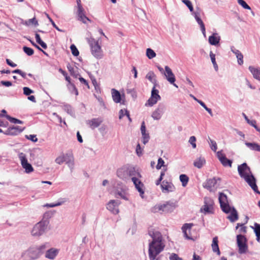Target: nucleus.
Returning a JSON list of instances; mask_svg holds the SVG:
<instances>
[{"label": "nucleus", "mask_w": 260, "mask_h": 260, "mask_svg": "<svg viewBox=\"0 0 260 260\" xmlns=\"http://www.w3.org/2000/svg\"><path fill=\"white\" fill-rule=\"evenodd\" d=\"M148 234L152 238V241L149 244V257L150 260H154L164 250L165 245L162 242V235L158 231L151 228L148 230Z\"/></svg>", "instance_id": "obj_1"}, {"label": "nucleus", "mask_w": 260, "mask_h": 260, "mask_svg": "<svg viewBox=\"0 0 260 260\" xmlns=\"http://www.w3.org/2000/svg\"><path fill=\"white\" fill-rule=\"evenodd\" d=\"M50 244L45 242L39 245H32L23 251L21 257L23 260H36L39 259L46 251L50 247Z\"/></svg>", "instance_id": "obj_2"}, {"label": "nucleus", "mask_w": 260, "mask_h": 260, "mask_svg": "<svg viewBox=\"0 0 260 260\" xmlns=\"http://www.w3.org/2000/svg\"><path fill=\"white\" fill-rule=\"evenodd\" d=\"M238 171L240 176L244 179L253 190L255 192L260 194V192L256 184V179L252 174L250 168L248 166L246 162H244L239 165L238 167Z\"/></svg>", "instance_id": "obj_3"}, {"label": "nucleus", "mask_w": 260, "mask_h": 260, "mask_svg": "<svg viewBox=\"0 0 260 260\" xmlns=\"http://www.w3.org/2000/svg\"><path fill=\"white\" fill-rule=\"evenodd\" d=\"M117 176L120 179L127 182L132 179L134 176H140V173L138 170L132 166H124L117 169Z\"/></svg>", "instance_id": "obj_4"}, {"label": "nucleus", "mask_w": 260, "mask_h": 260, "mask_svg": "<svg viewBox=\"0 0 260 260\" xmlns=\"http://www.w3.org/2000/svg\"><path fill=\"white\" fill-rule=\"evenodd\" d=\"M49 214L47 212L45 213L42 220L35 225L31 230L32 236H40L45 233L49 223Z\"/></svg>", "instance_id": "obj_5"}, {"label": "nucleus", "mask_w": 260, "mask_h": 260, "mask_svg": "<svg viewBox=\"0 0 260 260\" xmlns=\"http://www.w3.org/2000/svg\"><path fill=\"white\" fill-rule=\"evenodd\" d=\"M237 242L239 248V253L240 254L246 253L248 250V246L246 243L247 239L246 237L241 234L238 235L237 236Z\"/></svg>", "instance_id": "obj_6"}, {"label": "nucleus", "mask_w": 260, "mask_h": 260, "mask_svg": "<svg viewBox=\"0 0 260 260\" xmlns=\"http://www.w3.org/2000/svg\"><path fill=\"white\" fill-rule=\"evenodd\" d=\"M155 85V84H154L151 90V96L145 103L146 106L152 107L161 100V96L159 95V91L156 89Z\"/></svg>", "instance_id": "obj_7"}, {"label": "nucleus", "mask_w": 260, "mask_h": 260, "mask_svg": "<svg viewBox=\"0 0 260 260\" xmlns=\"http://www.w3.org/2000/svg\"><path fill=\"white\" fill-rule=\"evenodd\" d=\"M218 199L221 210L228 214L231 209V206L229 205L226 195L224 193L220 192Z\"/></svg>", "instance_id": "obj_8"}, {"label": "nucleus", "mask_w": 260, "mask_h": 260, "mask_svg": "<svg viewBox=\"0 0 260 260\" xmlns=\"http://www.w3.org/2000/svg\"><path fill=\"white\" fill-rule=\"evenodd\" d=\"M166 110V106L163 103H160L157 108L152 113L151 117L154 120L160 119Z\"/></svg>", "instance_id": "obj_9"}, {"label": "nucleus", "mask_w": 260, "mask_h": 260, "mask_svg": "<svg viewBox=\"0 0 260 260\" xmlns=\"http://www.w3.org/2000/svg\"><path fill=\"white\" fill-rule=\"evenodd\" d=\"M19 158L21 161L22 167L25 169L26 173H30L34 171V169L31 165L28 162L26 155L23 152L18 154Z\"/></svg>", "instance_id": "obj_10"}, {"label": "nucleus", "mask_w": 260, "mask_h": 260, "mask_svg": "<svg viewBox=\"0 0 260 260\" xmlns=\"http://www.w3.org/2000/svg\"><path fill=\"white\" fill-rule=\"evenodd\" d=\"M176 207V202L168 201L165 204L159 205L158 209L159 210H161L165 213H171L174 210Z\"/></svg>", "instance_id": "obj_11"}, {"label": "nucleus", "mask_w": 260, "mask_h": 260, "mask_svg": "<svg viewBox=\"0 0 260 260\" xmlns=\"http://www.w3.org/2000/svg\"><path fill=\"white\" fill-rule=\"evenodd\" d=\"M91 53L96 58L100 59L103 57V53L101 47L98 42H94L93 44H90Z\"/></svg>", "instance_id": "obj_12"}, {"label": "nucleus", "mask_w": 260, "mask_h": 260, "mask_svg": "<svg viewBox=\"0 0 260 260\" xmlns=\"http://www.w3.org/2000/svg\"><path fill=\"white\" fill-rule=\"evenodd\" d=\"M120 203V201L118 200H110L107 205V209L113 214H118L119 213L118 206Z\"/></svg>", "instance_id": "obj_13"}, {"label": "nucleus", "mask_w": 260, "mask_h": 260, "mask_svg": "<svg viewBox=\"0 0 260 260\" xmlns=\"http://www.w3.org/2000/svg\"><path fill=\"white\" fill-rule=\"evenodd\" d=\"M217 181H220L219 178H213L206 180L203 184L204 188L210 191H212L217 187Z\"/></svg>", "instance_id": "obj_14"}, {"label": "nucleus", "mask_w": 260, "mask_h": 260, "mask_svg": "<svg viewBox=\"0 0 260 260\" xmlns=\"http://www.w3.org/2000/svg\"><path fill=\"white\" fill-rule=\"evenodd\" d=\"M142 176L140 174V176H134L132 178V181L133 182L137 190L140 193V196L143 198V194L144 193V191L143 189L144 184L139 179V178H141Z\"/></svg>", "instance_id": "obj_15"}, {"label": "nucleus", "mask_w": 260, "mask_h": 260, "mask_svg": "<svg viewBox=\"0 0 260 260\" xmlns=\"http://www.w3.org/2000/svg\"><path fill=\"white\" fill-rule=\"evenodd\" d=\"M64 162L70 169L71 173L74 170L75 162L74 157L72 152H68L64 154Z\"/></svg>", "instance_id": "obj_16"}, {"label": "nucleus", "mask_w": 260, "mask_h": 260, "mask_svg": "<svg viewBox=\"0 0 260 260\" xmlns=\"http://www.w3.org/2000/svg\"><path fill=\"white\" fill-rule=\"evenodd\" d=\"M85 13L86 12L84 8L77 9L76 13L77 20L81 21L84 24H87V21L91 22V20L85 15Z\"/></svg>", "instance_id": "obj_17"}, {"label": "nucleus", "mask_w": 260, "mask_h": 260, "mask_svg": "<svg viewBox=\"0 0 260 260\" xmlns=\"http://www.w3.org/2000/svg\"><path fill=\"white\" fill-rule=\"evenodd\" d=\"M165 72L164 75H165L167 80L171 83L174 86L177 87V86L175 84L176 80L175 77L171 69L168 67L166 66L165 67Z\"/></svg>", "instance_id": "obj_18"}, {"label": "nucleus", "mask_w": 260, "mask_h": 260, "mask_svg": "<svg viewBox=\"0 0 260 260\" xmlns=\"http://www.w3.org/2000/svg\"><path fill=\"white\" fill-rule=\"evenodd\" d=\"M59 253V249L55 248H48L45 251V256L49 259H54Z\"/></svg>", "instance_id": "obj_19"}, {"label": "nucleus", "mask_w": 260, "mask_h": 260, "mask_svg": "<svg viewBox=\"0 0 260 260\" xmlns=\"http://www.w3.org/2000/svg\"><path fill=\"white\" fill-rule=\"evenodd\" d=\"M162 191L164 192H172L175 190V187L174 185L168 181H163L161 184Z\"/></svg>", "instance_id": "obj_20"}, {"label": "nucleus", "mask_w": 260, "mask_h": 260, "mask_svg": "<svg viewBox=\"0 0 260 260\" xmlns=\"http://www.w3.org/2000/svg\"><path fill=\"white\" fill-rule=\"evenodd\" d=\"M230 214L227 217L231 222H234L238 219V214L236 209L233 207H231V209L228 213Z\"/></svg>", "instance_id": "obj_21"}, {"label": "nucleus", "mask_w": 260, "mask_h": 260, "mask_svg": "<svg viewBox=\"0 0 260 260\" xmlns=\"http://www.w3.org/2000/svg\"><path fill=\"white\" fill-rule=\"evenodd\" d=\"M102 122L103 120L100 118H93L90 120L87 121V124L93 129L99 126Z\"/></svg>", "instance_id": "obj_22"}, {"label": "nucleus", "mask_w": 260, "mask_h": 260, "mask_svg": "<svg viewBox=\"0 0 260 260\" xmlns=\"http://www.w3.org/2000/svg\"><path fill=\"white\" fill-rule=\"evenodd\" d=\"M220 40V37L217 33H213L211 36L209 37V43L212 45L216 46L217 45Z\"/></svg>", "instance_id": "obj_23"}, {"label": "nucleus", "mask_w": 260, "mask_h": 260, "mask_svg": "<svg viewBox=\"0 0 260 260\" xmlns=\"http://www.w3.org/2000/svg\"><path fill=\"white\" fill-rule=\"evenodd\" d=\"M193 225V223H185L182 227V230L184 236L186 239H191V238L188 235L187 231H190Z\"/></svg>", "instance_id": "obj_24"}, {"label": "nucleus", "mask_w": 260, "mask_h": 260, "mask_svg": "<svg viewBox=\"0 0 260 260\" xmlns=\"http://www.w3.org/2000/svg\"><path fill=\"white\" fill-rule=\"evenodd\" d=\"M248 69L252 74L253 78L260 81V68H255L252 66H249Z\"/></svg>", "instance_id": "obj_25"}, {"label": "nucleus", "mask_w": 260, "mask_h": 260, "mask_svg": "<svg viewBox=\"0 0 260 260\" xmlns=\"http://www.w3.org/2000/svg\"><path fill=\"white\" fill-rule=\"evenodd\" d=\"M115 196L116 198H120L125 201L128 200V194L123 189L117 190L115 192Z\"/></svg>", "instance_id": "obj_26"}, {"label": "nucleus", "mask_w": 260, "mask_h": 260, "mask_svg": "<svg viewBox=\"0 0 260 260\" xmlns=\"http://www.w3.org/2000/svg\"><path fill=\"white\" fill-rule=\"evenodd\" d=\"M213 202L212 201L210 203H208L207 201H205V205L203 208H201V210H203L205 213H213Z\"/></svg>", "instance_id": "obj_27"}, {"label": "nucleus", "mask_w": 260, "mask_h": 260, "mask_svg": "<svg viewBox=\"0 0 260 260\" xmlns=\"http://www.w3.org/2000/svg\"><path fill=\"white\" fill-rule=\"evenodd\" d=\"M218 243V241L217 237H214L213 238L211 246L213 251L214 252L216 253L217 255H219L220 254V252L219 250Z\"/></svg>", "instance_id": "obj_28"}, {"label": "nucleus", "mask_w": 260, "mask_h": 260, "mask_svg": "<svg viewBox=\"0 0 260 260\" xmlns=\"http://www.w3.org/2000/svg\"><path fill=\"white\" fill-rule=\"evenodd\" d=\"M112 98L114 102L118 103L121 102V98L120 92L115 89L113 88L111 90Z\"/></svg>", "instance_id": "obj_29"}, {"label": "nucleus", "mask_w": 260, "mask_h": 260, "mask_svg": "<svg viewBox=\"0 0 260 260\" xmlns=\"http://www.w3.org/2000/svg\"><path fill=\"white\" fill-rule=\"evenodd\" d=\"M245 144L250 150L260 152V145L257 143L245 142Z\"/></svg>", "instance_id": "obj_30"}, {"label": "nucleus", "mask_w": 260, "mask_h": 260, "mask_svg": "<svg viewBox=\"0 0 260 260\" xmlns=\"http://www.w3.org/2000/svg\"><path fill=\"white\" fill-rule=\"evenodd\" d=\"M67 201V199L66 198H61L59 200V201L56 203H50V204H46L44 205L45 207L53 208L57 206H60L64 204L65 202Z\"/></svg>", "instance_id": "obj_31"}, {"label": "nucleus", "mask_w": 260, "mask_h": 260, "mask_svg": "<svg viewBox=\"0 0 260 260\" xmlns=\"http://www.w3.org/2000/svg\"><path fill=\"white\" fill-rule=\"evenodd\" d=\"M254 227L251 226L254 230V232L256 237V240L260 242V224L256 222L254 223Z\"/></svg>", "instance_id": "obj_32"}, {"label": "nucleus", "mask_w": 260, "mask_h": 260, "mask_svg": "<svg viewBox=\"0 0 260 260\" xmlns=\"http://www.w3.org/2000/svg\"><path fill=\"white\" fill-rule=\"evenodd\" d=\"M206 160L204 158L200 157L193 162V165L199 168H201L205 164Z\"/></svg>", "instance_id": "obj_33"}, {"label": "nucleus", "mask_w": 260, "mask_h": 260, "mask_svg": "<svg viewBox=\"0 0 260 260\" xmlns=\"http://www.w3.org/2000/svg\"><path fill=\"white\" fill-rule=\"evenodd\" d=\"M219 160L224 167H232V160L228 159L226 156L219 158Z\"/></svg>", "instance_id": "obj_34"}, {"label": "nucleus", "mask_w": 260, "mask_h": 260, "mask_svg": "<svg viewBox=\"0 0 260 260\" xmlns=\"http://www.w3.org/2000/svg\"><path fill=\"white\" fill-rule=\"evenodd\" d=\"M1 117L5 116L8 120H9L11 122L13 123H18V124H22L23 123V121H21L18 119H16L15 118L12 117L8 115H4L2 114H0Z\"/></svg>", "instance_id": "obj_35"}, {"label": "nucleus", "mask_w": 260, "mask_h": 260, "mask_svg": "<svg viewBox=\"0 0 260 260\" xmlns=\"http://www.w3.org/2000/svg\"><path fill=\"white\" fill-rule=\"evenodd\" d=\"M179 179L182 183V185L183 187H185L188 183L189 178L185 174H181L179 176Z\"/></svg>", "instance_id": "obj_36"}, {"label": "nucleus", "mask_w": 260, "mask_h": 260, "mask_svg": "<svg viewBox=\"0 0 260 260\" xmlns=\"http://www.w3.org/2000/svg\"><path fill=\"white\" fill-rule=\"evenodd\" d=\"M208 142L212 150H213L214 152H216V150L217 149L216 142L215 141L211 139L209 137H208Z\"/></svg>", "instance_id": "obj_37"}, {"label": "nucleus", "mask_w": 260, "mask_h": 260, "mask_svg": "<svg viewBox=\"0 0 260 260\" xmlns=\"http://www.w3.org/2000/svg\"><path fill=\"white\" fill-rule=\"evenodd\" d=\"M146 56L149 59H151L156 56V53L152 49L147 48L146 49Z\"/></svg>", "instance_id": "obj_38"}, {"label": "nucleus", "mask_w": 260, "mask_h": 260, "mask_svg": "<svg viewBox=\"0 0 260 260\" xmlns=\"http://www.w3.org/2000/svg\"><path fill=\"white\" fill-rule=\"evenodd\" d=\"M68 87L71 93H74L76 95H78V91L75 85L73 83H70L68 85Z\"/></svg>", "instance_id": "obj_39"}, {"label": "nucleus", "mask_w": 260, "mask_h": 260, "mask_svg": "<svg viewBox=\"0 0 260 260\" xmlns=\"http://www.w3.org/2000/svg\"><path fill=\"white\" fill-rule=\"evenodd\" d=\"M244 224L245 223H238L236 226V229L237 230L239 227H240L239 232L240 233H246L247 232V230L246 227L244 226Z\"/></svg>", "instance_id": "obj_40"}, {"label": "nucleus", "mask_w": 260, "mask_h": 260, "mask_svg": "<svg viewBox=\"0 0 260 260\" xmlns=\"http://www.w3.org/2000/svg\"><path fill=\"white\" fill-rule=\"evenodd\" d=\"M155 77V75L154 73L152 71L149 72L146 76V78L147 79H148L150 82H151L153 83H154L156 82V80L155 79H153V78Z\"/></svg>", "instance_id": "obj_41"}, {"label": "nucleus", "mask_w": 260, "mask_h": 260, "mask_svg": "<svg viewBox=\"0 0 260 260\" xmlns=\"http://www.w3.org/2000/svg\"><path fill=\"white\" fill-rule=\"evenodd\" d=\"M23 50L25 53L28 56H31L34 53V50L32 48L27 46H24L23 47Z\"/></svg>", "instance_id": "obj_42"}, {"label": "nucleus", "mask_w": 260, "mask_h": 260, "mask_svg": "<svg viewBox=\"0 0 260 260\" xmlns=\"http://www.w3.org/2000/svg\"><path fill=\"white\" fill-rule=\"evenodd\" d=\"M150 136L148 133H146L142 134V141L144 145L148 142Z\"/></svg>", "instance_id": "obj_43"}, {"label": "nucleus", "mask_w": 260, "mask_h": 260, "mask_svg": "<svg viewBox=\"0 0 260 260\" xmlns=\"http://www.w3.org/2000/svg\"><path fill=\"white\" fill-rule=\"evenodd\" d=\"M70 49L72 54L75 56H78L79 54V52L74 44H72L70 46Z\"/></svg>", "instance_id": "obj_44"}, {"label": "nucleus", "mask_w": 260, "mask_h": 260, "mask_svg": "<svg viewBox=\"0 0 260 260\" xmlns=\"http://www.w3.org/2000/svg\"><path fill=\"white\" fill-rule=\"evenodd\" d=\"M63 109L66 111L68 114H72L73 113L72 108L70 105L66 104L62 106Z\"/></svg>", "instance_id": "obj_45"}, {"label": "nucleus", "mask_w": 260, "mask_h": 260, "mask_svg": "<svg viewBox=\"0 0 260 260\" xmlns=\"http://www.w3.org/2000/svg\"><path fill=\"white\" fill-rule=\"evenodd\" d=\"M182 2L187 7L190 12H193V7L189 0H182Z\"/></svg>", "instance_id": "obj_46"}, {"label": "nucleus", "mask_w": 260, "mask_h": 260, "mask_svg": "<svg viewBox=\"0 0 260 260\" xmlns=\"http://www.w3.org/2000/svg\"><path fill=\"white\" fill-rule=\"evenodd\" d=\"M55 162L58 165L62 164L64 162V154H62L56 157L55 159Z\"/></svg>", "instance_id": "obj_47"}, {"label": "nucleus", "mask_w": 260, "mask_h": 260, "mask_svg": "<svg viewBox=\"0 0 260 260\" xmlns=\"http://www.w3.org/2000/svg\"><path fill=\"white\" fill-rule=\"evenodd\" d=\"M25 24L27 25H29L30 24H34L35 25H38V21L36 20L35 17H34L32 19H29L28 21H25Z\"/></svg>", "instance_id": "obj_48"}, {"label": "nucleus", "mask_w": 260, "mask_h": 260, "mask_svg": "<svg viewBox=\"0 0 260 260\" xmlns=\"http://www.w3.org/2000/svg\"><path fill=\"white\" fill-rule=\"evenodd\" d=\"M238 3L243 8L247 10H250L251 8L248 5V4L244 0H238Z\"/></svg>", "instance_id": "obj_49"}, {"label": "nucleus", "mask_w": 260, "mask_h": 260, "mask_svg": "<svg viewBox=\"0 0 260 260\" xmlns=\"http://www.w3.org/2000/svg\"><path fill=\"white\" fill-rule=\"evenodd\" d=\"M68 69L69 72H70L71 75L74 77L75 78H77L78 76L79 75L78 72L75 71L73 67H72L71 66L68 67Z\"/></svg>", "instance_id": "obj_50"}, {"label": "nucleus", "mask_w": 260, "mask_h": 260, "mask_svg": "<svg viewBox=\"0 0 260 260\" xmlns=\"http://www.w3.org/2000/svg\"><path fill=\"white\" fill-rule=\"evenodd\" d=\"M23 93L26 95H29L30 94L33 93L34 91L28 87H24L23 88Z\"/></svg>", "instance_id": "obj_51"}, {"label": "nucleus", "mask_w": 260, "mask_h": 260, "mask_svg": "<svg viewBox=\"0 0 260 260\" xmlns=\"http://www.w3.org/2000/svg\"><path fill=\"white\" fill-rule=\"evenodd\" d=\"M196 141V138L194 136H191L189 138V143L192 145L193 148H196L197 147Z\"/></svg>", "instance_id": "obj_52"}, {"label": "nucleus", "mask_w": 260, "mask_h": 260, "mask_svg": "<svg viewBox=\"0 0 260 260\" xmlns=\"http://www.w3.org/2000/svg\"><path fill=\"white\" fill-rule=\"evenodd\" d=\"M164 160L161 158H159L157 161V164L156 166L157 170H159L162 166H164Z\"/></svg>", "instance_id": "obj_53"}, {"label": "nucleus", "mask_w": 260, "mask_h": 260, "mask_svg": "<svg viewBox=\"0 0 260 260\" xmlns=\"http://www.w3.org/2000/svg\"><path fill=\"white\" fill-rule=\"evenodd\" d=\"M25 137L26 139L31 141L33 142H36L38 141V139L35 135H26Z\"/></svg>", "instance_id": "obj_54"}, {"label": "nucleus", "mask_w": 260, "mask_h": 260, "mask_svg": "<svg viewBox=\"0 0 260 260\" xmlns=\"http://www.w3.org/2000/svg\"><path fill=\"white\" fill-rule=\"evenodd\" d=\"M126 92L128 94H130L133 98H136L137 93L134 89H127Z\"/></svg>", "instance_id": "obj_55"}, {"label": "nucleus", "mask_w": 260, "mask_h": 260, "mask_svg": "<svg viewBox=\"0 0 260 260\" xmlns=\"http://www.w3.org/2000/svg\"><path fill=\"white\" fill-rule=\"evenodd\" d=\"M47 15V17L48 18L50 22L51 23L52 25H53V26L56 29H57L58 31H60V32H64V30H62V29H60L55 23V22L53 21V20L48 15Z\"/></svg>", "instance_id": "obj_56"}, {"label": "nucleus", "mask_w": 260, "mask_h": 260, "mask_svg": "<svg viewBox=\"0 0 260 260\" xmlns=\"http://www.w3.org/2000/svg\"><path fill=\"white\" fill-rule=\"evenodd\" d=\"M170 260H182V259L178 256V255L174 253H172L169 256Z\"/></svg>", "instance_id": "obj_57"}, {"label": "nucleus", "mask_w": 260, "mask_h": 260, "mask_svg": "<svg viewBox=\"0 0 260 260\" xmlns=\"http://www.w3.org/2000/svg\"><path fill=\"white\" fill-rule=\"evenodd\" d=\"M198 23L200 26L201 30L203 33V35L205 37L206 36V29H205V25H204L203 21L202 20L200 22H199V23Z\"/></svg>", "instance_id": "obj_58"}, {"label": "nucleus", "mask_w": 260, "mask_h": 260, "mask_svg": "<svg viewBox=\"0 0 260 260\" xmlns=\"http://www.w3.org/2000/svg\"><path fill=\"white\" fill-rule=\"evenodd\" d=\"M165 171H162L161 172L159 178L156 181L155 184H156V185H159L160 184V182H161V181H162V180L163 179V177L165 175Z\"/></svg>", "instance_id": "obj_59"}, {"label": "nucleus", "mask_w": 260, "mask_h": 260, "mask_svg": "<svg viewBox=\"0 0 260 260\" xmlns=\"http://www.w3.org/2000/svg\"><path fill=\"white\" fill-rule=\"evenodd\" d=\"M136 151L138 156H140L142 155V149L139 143L137 145Z\"/></svg>", "instance_id": "obj_60"}, {"label": "nucleus", "mask_w": 260, "mask_h": 260, "mask_svg": "<svg viewBox=\"0 0 260 260\" xmlns=\"http://www.w3.org/2000/svg\"><path fill=\"white\" fill-rule=\"evenodd\" d=\"M238 60V63L239 65H242L243 64V55L242 53L239 54V55L236 56Z\"/></svg>", "instance_id": "obj_61"}, {"label": "nucleus", "mask_w": 260, "mask_h": 260, "mask_svg": "<svg viewBox=\"0 0 260 260\" xmlns=\"http://www.w3.org/2000/svg\"><path fill=\"white\" fill-rule=\"evenodd\" d=\"M201 13V9L199 8V7H197L196 11L192 13V14L193 15L194 17H200Z\"/></svg>", "instance_id": "obj_62"}, {"label": "nucleus", "mask_w": 260, "mask_h": 260, "mask_svg": "<svg viewBox=\"0 0 260 260\" xmlns=\"http://www.w3.org/2000/svg\"><path fill=\"white\" fill-rule=\"evenodd\" d=\"M231 50L233 53H234L236 55V56L241 53V52L239 50L236 49L234 46L231 47Z\"/></svg>", "instance_id": "obj_63"}, {"label": "nucleus", "mask_w": 260, "mask_h": 260, "mask_svg": "<svg viewBox=\"0 0 260 260\" xmlns=\"http://www.w3.org/2000/svg\"><path fill=\"white\" fill-rule=\"evenodd\" d=\"M79 80L82 83L85 85L88 89L89 88V85L88 84V83L84 78H83L82 77H80L79 78Z\"/></svg>", "instance_id": "obj_64"}]
</instances>
